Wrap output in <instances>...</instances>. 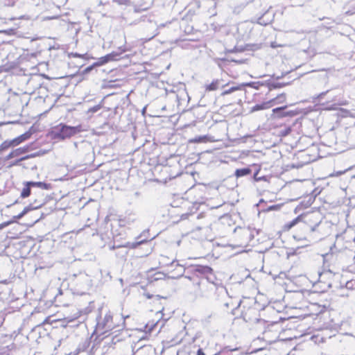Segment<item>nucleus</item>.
<instances>
[{"instance_id":"5fc2aeb1","label":"nucleus","mask_w":355,"mask_h":355,"mask_svg":"<svg viewBox=\"0 0 355 355\" xmlns=\"http://www.w3.org/2000/svg\"><path fill=\"white\" fill-rule=\"evenodd\" d=\"M145 110H146V108L144 107V108L143 109V111H142L143 114L145 112Z\"/></svg>"},{"instance_id":"2eb2a0df","label":"nucleus","mask_w":355,"mask_h":355,"mask_svg":"<svg viewBox=\"0 0 355 355\" xmlns=\"http://www.w3.org/2000/svg\"><path fill=\"white\" fill-rule=\"evenodd\" d=\"M102 71H103V73H106L109 75V77H107L105 79L109 83H115L119 80H121L120 78H115V76L117 75L118 71H119L117 68L112 69L109 70L108 71H107L105 69H103Z\"/></svg>"},{"instance_id":"4be33fe9","label":"nucleus","mask_w":355,"mask_h":355,"mask_svg":"<svg viewBox=\"0 0 355 355\" xmlns=\"http://www.w3.org/2000/svg\"><path fill=\"white\" fill-rule=\"evenodd\" d=\"M23 153H22V150H21V148H18L15 150H12L6 157V159H10L12 158H14V157H23Z\"/></svg>"},{"instance_id":"7ed1b4c3","label":"nucleus","mask_w":355,"mask_h":355,"mask_svg":"<svg viewBox=\"0 0 355 355\" xmlns=\"http://www.w3.org/2000/svg\"><path fill=\"white\" fill-rule=\"evenodd\" d=\"M297 69V68H295V69H291V70H290L288 71H286L285 73H282V74L280 76L279 75H276V74L274 73L272 75L273 78H275L278 80V79H280L282 78L288 77V81L283 82V83L268 84V87L269 88V89L271 90L272 89H275V88H277V87H282L283 86L288 85L293 80L299 78L303 74L299 75L298 73H297L296 70H295Z\"/></svg>"},{"instance_id":"8fccbe9b","label":"nucleus","mask_w":355,"mask_h":355,"mask_svg":"<svg viewBox=\"0 0 355 355\" xmlns=\"http://www.w3.org/2000/svg\"><path fill=\"white\" fill-rule=\"evenodd\" d=\"M343 297H348L349 296L348 293H343Z\"/></svg>"},{"instance_id":"6e6552de","label":"nucleus","mask_w":355,"mask_h":355,"mask_svg":"<svg viewBox=\"0 0 355 355\" xmlns=\"http://www.w3.org/2000/svg\"><path fill=\"white\" fill-rule=\"evenodd\" d=\"M237 232L241 237L243 241L248 243L251 242L254 239L255 236L259 234V230L251 228L250 227H247L239 228Z\"/></svg>"},{"instance_id":"c85d7f7f","label":"nucleus","mask_w":355,"mask_h":355,"mask_svg":"<svg viewBox=\"0 0 355 355\" xmlns=\"http://www.w3.org/2000/svg\"><path fill=\"white\" fill-rule=\"evenodd\" d=\"M270 22V20H268V21H265L263 20V17H261L258 19L257 20V23L261 24V25H267L268 24H269Z\"/></svg>"},{"instance_id":"ddd939ff","label":"nucleus","mask_w":355,"mask_h":355,"mask_svg":"<svg viewBox=\"0 0 355 355\" xmlns=\"http://www.w3.org/2000/svg\"><path fill=\"white\" fill-rule=\"evenodd\" d=\"M195 272L203 275L204 277L202 279H207L211 275H214L212 268L207 266H196Z\"/></svg>"},{"instance_id":"1a4fd4ad","label":"nucleus","mask_w":355,"mask_h":355,"mask_svg":"<svg viewBox=\"0 0 355 355\" xmlns=\"http://www.w3.org/2000/svg\"><path fill=\"white\" fill-rule=\"evenodd\" d=\"M119 54L116 52H112L105 56L100 58L98 61L90 64L88 67H99L100 65L105 64L110 60H118L119 58Z\"/></svg>"},{"instance_id":"a18cd8bd","label":"nucleus","mask_w":355,"mask_h":355,"mask_svg":"<svg viewBox=\"0 0 355 355\" xmlns=\"http://www.w3.org/2000/svg\"><path fill=\"white\" fill-rule=\"evenodd\" d=\"M177 266H180V272L182 273L184 272V268L182 266H180L179 264H177Z\"/></svg>"},{"instance_id":"4468645a","label":"nucleus","mask_w":355,"mask_h":355,"mask_svg":"<svg viewBox=\"0 0 355 355\" xmlns=\"http://www.w3.org/2000/svg\"><path fill=\"white\" fill-rule=\"evenodd\" d=\"M303 219H304V220L302 223V226H305L306 223L311 220V216H306L304 217H303L302 216H297V218L293 219L292 221L287 223L286 225V227L288 229H291V227L295 226L296 224H297L300 221L302 220Z\"/></svg>"},{"instance_id":"423d86ee","label":"nucleus","mask_w":355,"mask_h":355,"mask_svg":"<svg viewBox=\"0 0 355 355\" xmlns=\"http://www.w3.org/2000/svg\"><path fill=\"white\" fill-rule=\"evenodd\" d=\"M31 132H26L25 133L19 135V137L11 139V140H6L0 145V153L7 150L8 148L10 147H15L22 142L25 141L26 140L28 139L31 136Z\"/></svg>"},{"instance_id":"4c0bfd02","label":"nucleus","mask_w":355,"mask_h":355,"mask_svg":"<svg viewBox=\"0 0 355 355\" xmlns=\"http://www.w3.org/2000/svg\"><path fill=\"white\" fill-rule=\"evenodd\" d=\"M196 354L197 355H206L205 353L203 352L202 349H201V348L198 349Z\"/></svg>"},{"instance_id":"de8ad7c7","label":"nucleus","mask_w":355,"mask_h":355,"mask_svg":"<svg viewBox=\"0 0 355 355\" xmlns=\"http://www.w3.org/2000/svg\"><path fill=\"white\" fill-rule=\"evenodd\" d=\"M273 209H275V206H271V207H270L268 209V210H273Z\"/></svg>"},{"instance_id":"aec40b11","label":"nucleus","mask_w":355,"mask_h":355,"mask_svg":"<svg viewBox=\"0 0 355 355\" xmlns=\"http://www.w3.org/2000/svg\"><path fill=\"white\" fill-rule=\"evenodd\" d=\"M32 187L28 184V182H26L24 183V187L23 188L20 196L22 198H26L28 197L32 193Z\"/></svg>"},{"instance_id":"bb28decb","label":"nucleus","mask_w":355,"mask_h":355,"mask_svg":"<svg viewBox=\"0 0 355 355\" xmlns=\"http://www.w3.org/2000/svg\"><path fill=\"white\" fill-rule=\"evenodd\" d=\"M101 108H102V105L98 104V105L93 106V107H90L89 109H88L87 114H93L94 113H96L98 111H99Z\"/></svg>"},{"instance_id":"9b49d317","label":"nucleus","mask_w":355,"mask_h":355,"mask_svg":"<svg viewBox=\"0 0 355 355\" xmlns=\"http://www.w3.org/2000/svg\"><path fill=\"white\" fill-rule=\"evenodd\" d=\"M40 155L39 153H32V154H30V155H25V156H23V157H21L19 158H17V159L14 160L12 163H11V165L12 166H21L24 168H31V169H33V166L30 165V166H26L25 165L23 162L30 159V158H33V157H35L37 156H38Z\"/></svg>"},{"instance_id":"cd10ccee","label":"nucleus","mask_w":355,"mask_h":355,"mask_svg":"<svg viewBox=\"0 0 355 355\" xmlns=\"http://www.w3.org/2000/svg\"><path fill=\"white\" fill-rule=\"evenodd\" d=\"M320 223V222H317L314 225H310L307 227V230L309 231L310 232H313L314 231L316 230V228L319 226Z\"/></svg>"},{"instance_id":"58836bf2","label":"nucleus","mask_w":355,"mask_h":355,"mask_svg":"<svg viewBox=\"0 0 355 355\" xmlns=\"http://www.w3.org/2000/svg\"><path fill=\"white\" fill-rule=\"evenodd\" d=\"M270 46H271L272 48H276V47H277V46H282V45H281V44H277L276 42H271V43H270Z\"/></svg>"},{"instance_id":"7c9ffc66","label":"nucleus","mask_w":355,"mask_h":355,"mask_svg":"<svg viewBox=\"0 0 355 355\" xmlns=\"http://www.w3.org/2000/svg\"><path fill=\"white\" fill-rule=\"evenodd\" d=\"M355 282L353 281H349L346 283L345 287L347 289H353Z\"/></svg>"},{"instance_id":"c9c22d12","label":"nucleus","mask_w":355,"mask_h":355,"mask_svg":"<svg viewBox=\"0 0 355 355\" xmlns=\"http://www.w3.org/2000/svg\"><path fill=\"white\" fill-rule=\"evenodd\" d=\"M329 92V90L326 91V92H322L320 93L318 96V98L319 100H321L324 96Z\"/></svg>"},{"instance_id":"4d7b16f0","label":"nucleus","mask_w":355,"mask_h":355,"mask_svg":"<svg viewBox=\"0 0 355 355\" xmlns=\"http://www.w3.org/2000/svg\"><path fill=\"white\" fill-rule=\"evenodd\" d=\"M175 263V261H172L171 265H173Z\"/></svg>"},{"instance_id":"f257e3e1","label":"nucleus","mask_w":355,"mask_h":355,"mask_svg":"<svg viewBox=\"0 0 355 355\" xmlns=\"http://www.w3.org/2000/svg\"><path fill=\"white\" fill-rule=\"evenodd\" d=\"M216 277L211 275L207 279H197L193 282L195 297L220 300L227 297V289L221 284L215 283Z\"/></svg>"},{"instance_id":"473e14b6","label":"nucleus","mask_w":355,"mask_h":355,"mask_svg":"<svg viewBox=\"0 0 355 355\" xmlns=\"http://www.w3.org/2000/svg\"><path fill=\"white\" fill-rule=\"evenodd\" d=\"M11 223H12V221H8V222H4L3 223H1L0 224V230L3 229L4 227L8 226Z\"/></svg>"},{"instance_id":"a878e982","label":"nucleus","mask_w":355,"mask_h":355,"mask_svg":"<svg viewBox=\"0 0 355 355\" xmlns=\"http://www.w3.org/2000/svg\"><path fill=\"white\" fill-rule=\"evenodd\" d=\"M220 300H218L226 308H229L230 305V302H232V300L228 297V293H227V297L225 298H221L220 297Z\"/></svg>"},{"instance_id":"5701e85b","label":"nucleus","mask_w":355,"mask_h":355,"mask_svg":"<svg viewBox=\"0 0 355 355\" xmlns=\"http://www.w3.org/2000/svg\"><path fill=\"white\" fill-rule=\"evenodd\" d=\"M270 103L269 101H266L264 103H262L261 104H257L254 106L252 107V112H256L261 110H266L270 107Z\"/></svg>"},{"instance_id":"2f4dec72","label":"nucleus","mask_w":355,"mask_h":355,"mask_svg":"<svg viewBox=\"0 0 355 355\" xmlns=\"http://www.w3.org/2000/svg\"><path fill=\"white\" fill-rule=\"evenodd\" d=\"M155 326H156V324L153 323L150 325L149 324H147L145 326V331L150 332L153 330V329L154 328V327H155Z\"/></svg>"},{"instance_id":"603ef678","label":"nucleus","mask_w":355,"mask_h":355,"mask_svg":"<svg viewBox=\"0 0 355 355\" xmlns=\"http://www.w3.org/2000/svg\"><path fill=\"white\" fill-rule=\"evenodd\" d=\"M182 219H185V218H186V217H185V215H184V214L182 215Z\"/></svg>"},{"instance_id":"49530a36","label":"nucleus","mask_w":355,"mask_h":355,"mask_svg":"<svg viewBox=\"0 0 355 355\" xmlns=\"http://www.w3.org/2000/svg\"><path fill=\"white\" fill-rule=\"evenodd\" d=\"M195 141H202V137H199L198 139H195L194 140Z\"/></svg>"},{"instance_id":"f704fd0d","label":"nucleus","mask_w":355,"mask_h":355,"mask_svg":"<svg viewBox=\"0 0 355 355\" xmlns=\"http://www.w3.org/2000/svg\"><path fill=\"white\" fill-rule=\"evenodd\" d=\"M258 173H259V171H257L256 173H254V174L253 175V178L256 182H259L263 179V178L258 177V175H257Z\"/></svg>"},{"instance_id":"864d4df0","label":"nucleus","mask_w":355,"mask_h":355,"mask_svg":"<svg viewBox=\"0 0 355 355\" xmlns=\"http://www.w3.org/2000/svg\"><path fill=\"white\" fill-rule=\"evenodd\" d=\"M146 296L148 298H151V295H147Z\"/></svg>"},{"instance_id":"39448f33","label":"nucleus","mask_w":355,"mask_h":355,"mask_svg":"<svg viewBox=\"0 0 355 355\" xmlns=\"http://www.w3.org/2000/svg\"><path fill=\"white\" fill-rule=\"evenodd\" d=\"M145 241V240H143L138 242H125L119 245H109V248L110 250H119L116 252V256L119 258H125L128 254V250H125V248H136L138 245L144 243Z\"/></svg>"},{"instance_id":"e433bc0d","label":"nucleus","mask_w":355,"mask_h":355,"mask_svg":"<svg viewBox=\"0 0 355 355\" xmlns=\"http://www.w3.org/2000/svg\"><path fill=\"white\" fill-rule=\"evenodd\" d=\"M72 55L74 57H83V58H84L85 59H87V54H85V55H80V54H78V53H72Z\"/></svg>"},{"instance_id":"6ab92c4d","label":"nucleus","mask_w":355,"mask_h":355,"mask_svg":"<svg viewBox=\"0 0 355 355\" xmlns=\"http://www.w3.org/2000/svg\"><path fill=\"white\" fill-rule=\"evenodd\" d=\"M252 170L249 167L238 168L235 171L234 175L236 178H241L251 174Z\"/></svg>"},{"instance_id":"c03bdc74","label":"nucleus","mask_w":355,"mask_h":355,"mask_svg":"<svg viewBox=\"0 0 355 355\" xmlns=\"http://www.w3.org/2000/svg\"><path fill=\"white\" fill-rule=\"evenodd\" d=\"M347 170L344 171H337L336 172V175L338 176V175H340L342 174H343Z\"/></svg>"},{"instance_id":"b1692460","label":"nucleus","mask_w":355,"mask_h":355,"mask_svg":"<svg viewBox=\"0 0 355 355\" xmlns=\"http://www.w3.org/2000/svg\"><path fill=\"white\" fill-rule=\"evenodd\" d=\"M221 69V78L225 80H227V77L230 76L234 78H236L237 77V75L234 74L232 71L231 68H226L227 70H224L223 68Z\"/></svg>"},{"instance_id":"37998d69","label":"nucleus","mask_w":355,"mask_h":355,"mask_svg":"<svg viewBox=\"0 0 355 355\" xmlns=\"http://www.w3.org/2000/svg\"><path fill=\"white\" fill-rule=\"evenodd\" d=\"M3 69H4V71H8L9 69H10L11 68H0V73L3 71ZM1 81V78H0V82Z\"/></svg>"},{"instance_id":"a211bd4d","label":"nucleus","mask_w":355,"mask_h":355,"mask_svg":"<svg viewBox=\"0 0 355 355\" xmlns=\"http://www.w3.org/2000/svg\"><path fill=\"white\" fill-rule=\"evenodd\" d=\"M268 101L270 103V107L275 105L283 103L286 101V94L284 93L277 94L275 98H272Z\"/></svg>"},{"instance_id":"0eeeda50","label":"nucleus","mask_w":355,"mask_h":355,"mask_svg":"<svg viewBox=\"0 0 355 355\" xmlns=\"http://www.w3.org/2000/svg\"><path fill=\"white\" fill-rule=\"evenodd\" d=\"M112 315L110 311H108L104 316L103 319L98 320V318H97V324H96V329L98 331H101L102 334L106 333L109 331H111L114 325L113 324L112 321Z\"/></svg>"},{"instance_id":"3c124183","label":"nucleus","mask_w":355,"mask_h":355,"mask_svg":"<svg viewBox=\"0 0 355 355\" xmlns=\"http://www.w3.org/2000/svg\"><path fill=\"white\" fill-rule=\"evenodd\" d=\"M155 297H156L157 300H159V299L162 298L159 295H156Z\"/></svg>"},{"instance_id":"9d476101","label":"nucleus","mask_w":355,"mask_h":355,"mask_svg":"<svg viewBox=\"0 0 355 355\" xmlns=\"http://www.w3.org/2000/svg\"><path fill=\"white\" fill-rule=\"evenodd\" d=\"M230 80L223 78H216L209 84L205 85L206 91H215L220 87H224L227 85Z\"/></svg>"},{"instance_id":"412c9836","label":"nucleus","mask_w":355,"mask_h":355,"mask_svg":"<svg viewBox=\"0 0 355 355\" xmlns=\"http://www.w3.org/2000/svg\"><path fill=\"white\" fill-rule=\"evenodd\" d=\"M94 68H85V69L82 72H78L76 74L73 75L74 77L78 78V80L81 81L86 78L88 74L92 71Z\"/></svg>"},{"instance_id":"ea45409f","label":"nucleus","mask_w":355,"mask_h":355,"mask_svg":"<svg viewBox=\"0 0 355 355\" xmlns=\"http://www.w3.org/2000/svg\"><path fill=\"white\" fill-rule=\"evenodd\" d=\"M158 34V32H157V30L155 29V31H154V33L152 34V35L148 38V40H150L152 38H153L155 36H156Z\"/></svg>"},{"instance_id":"79ce46f5","label":"nucleus","mask_w":355,"mask_h":355,"mask_svg":"<svg viewBox=\"0 0 355 355\" xmlns=\"http://www.w3.org/2000/svg\"><path fill=\"white\" fill-rule=\"evenodd\" d=\"M23 163H24L25 165H26V166H30V165L33 166V169L36 167L35 164H34L33 163H31V162H28V163H24V162H23Z\"/></svg>"},{"instance_id":"f3484780","label":"nucleus","mask_w":355,"mask_h":355,"mask_svg":"<svg viewBox=\"0 0 355 355\" xmlns=\"http://www.w3.org/2000/svg\"><path fill=\"white\" fill-rule=\"evenodd\" d=\"M28 184L34 189H40L42 190H49L51 188V184H48L43 182H33L29 181Z\"/></svg>"},{"instance_id":"72a5a7b5","label":"nucleus","mask_w":355,"mask_h":355,"mask_svg":"<svg viewBox=\"0 0 355 355\" xmlns=\"http://www.w3.org/2000/svg\"><path fill=\"white\" fill-rule=\"evenodd\" d=\"M22 150L23 155L27 153L30 150V146H26L20 148Z\"/></svg>"},{"instance_id":"c756f323","label":"nucleus","mask_w":355,"mask_h":355,"mask_svg":"<svg viewBox=\"0 0 355 355\" xmlns=\"http://www.w3.org/2000/svg\"><path fill=\"white\" fill-rule=\"evenodd\" d=\"M291 132V128H286L284 130H281V135L282 136H286L288 134H290Z\"/></svg>"},{"instance_id":"f03ea898","label":"nucleus","mask_w":355,"mask_h":355,"mask_svg":"<svg viewBox=\"0 0 355 355\" xmlns=\"http://www.w3.org/2000/svg\"><path fill=\"white\" fill-rule=\"evenodd\" d=\"M81 125L70 126L64 123H60L53 128L52 134L53 138L58 140H64L84 131Z\"/></svg>"},{"instance_id":"6e6d98bb","label":"nucleus","mask_w":355,"mask_h":355,"mask_svg":"<svg viewBox=\"0 0 355 355\" xmlns=\"http://www.w3.org/2000/svg\"><path fill=\"white\" fill-rule=\"evenodd\" d=\"M86 64H82L80 67H83L84 65H85Z\"/></svg>"},{"instance_id":"20e7f679","label":"nucleus","mask_w":355,"mask_h":355,"mask_svg":"<svg viewBox=\"0 0 355 355\" xmlns=\"http://www.w3.org/2000/svg\"><path fill=\"white\" fill-rule=\"evenodd\" d=\"M33 193L37 196V198L35 199L33 203H31L28 206L24 207V210L20 214H19L17 216H15L14 218L15 220L21 219L29 211L37 209L45 204L46 202L44 200V194L43 192L34 190Z\"/></svg>"},{"instance_id":"09e8293b","label":"nucleus","mask_w":355,"mask_h":355,"mask_svg":"<svg viewBox=\"0 0 355 355\" xmlns=\"http://www.w3.org/2000/svg\"><path fill=\"white\" fill-rule=\"evenodd\" d=\"M202 214H198V215L197 218H200V217H202Z\"/></svg>"},{"instance_id":"dca6fc26","label":"nucleus","mask_w":355,"mask_h":355,"mask_svg":"<svg viewBox=\"0 0 355 355\" xmlns=\"http://www.w3.org/2000/svg\"><path fill=\"white\" fill-rule=\"evenodd\" d=\"M250 85V83H242L238 86L231 87L229 89L224 90L222 93V95H227L236 91H239L241 93H244L245 87Z\"/></svg>"},{"instance_id":"a19ab883","label":"nucleus","mask_w":355,"mask_h":355,"mask_svg":"<svg viewBox=\"0 0 355 355\" xmlns=\"http://www.w3.org/2000/svg\"><path fill=\"white\" fill-rule=\"evenodd\" d=\"M251 77L252 78H261V77H263V76H265V75H262V74H259V75H255V76H253V75H250Z\"/></svg>"},{"instance_id":"f8f14e48","label":"nucleus","mask_w":355,"mask_h":355,"mask_svg":"<svg viewBox=\"0 0 355 355\" xmlns=\"http://www.w3.org/2000/svg\"><path fill=\"white\" fill-rule=\"evenodd\" d=\"M287 105L276 107L272 110L273 114H275L278 117H284V116H293L297 114V112L295 111H287L284 110L286 109Z\"/></svg>"},{"instance_id":"393cba45","label":"nucleus","mask_w":355,"mask_h":355,"mask_svg":"<svg viewBox=\"0 0 355 355\" xmlns=\"http://www.w3.org/2000/svg\"><path fill=\"white\" fill-rule=\"evenodd\" d=\"M147 75L146 78L149 80H153L158 78L162 72H153V69H150L148 71H146Z\"/></svg>"}]
</instances>
